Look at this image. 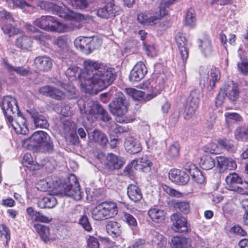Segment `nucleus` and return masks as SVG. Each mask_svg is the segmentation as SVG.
I'll return each instance as SVG.
<instances>
[{
	"label": "nucleus",
	"instance_id": "f257e3e1",
	"mask_svg": "<svg viewBox=\"0 0 248 248\" xmlns=\"http://www.w3.org/2000/svg\"><path fill=\"white\" fill-rule=\"evenodd\" d=\"M84 66L82 73L79 67L72 66L66 70L65 75L71 81L76 79L78 76L81 86L86 90L104 89L114 80L111 68L104 64L87 60Z\"/></svg>",
	"mask_w": 248,
	"mask_h": 248
},
{
	"label": "nucleus",
	"instance_id": "f03ea898",
	"mask_svg": "<svg viewBox=\"0 0 248 248\" xmlns=\"http://www.w3.org/2000/svg\"><path fill=\"white\" fill-rule=\"evenodd\" d=\"M0 106L8 126H11L17 134L26 135L29 132L27 126L24 124L21 126L14 121V117L16 114L18 116H20L21 114L16 99L11 96H5L0 104Z\"/></svg>",
	"mask_w": 248,
	"mask_h": 248
},
{
	"label": "nucleus",
	"instance_id": "7ed1b4c3",
	"mask_svg": "<svg viewBox=\"0 0 248 248\" xmlns=\"http://www.w3.org/2000/svg\"><path fill=\"white\" fill-rule=\"evenodd\" d=\"M78 106L81 114L86 115L89 121H94L101 113L103 108L97 101H93L86 97L81 98L77 102Z\"/></svg>",
	"mask_w": 248,
	"mask_h": 248
},
{
	"label": "nucleus",
	"instance_id": "20e7f679",
	"mask_svg": "<svg viewBox=\"0 0 248 248\" xmlns=\"http://www.w3.org/2000/svg\"><path fill=\"white\" fill-rule=\"evenodd\" d=\"M116 204L111 202L101 203L91 211L92 218L96 220H102L114 217L118 214Z\"/></svg>",
	"mask_w": 248,
	"mask_h": 248
},
{
	"label": "nucleus",
	"instance_id": "39448f33",
	"mask_svg": "<svg viewBox=\"0 0 248 248\" xmlns=\"http://www.w3.org/2000/svg\"><path fill=\"white\" fill-rule=\"evenodd\" d=\"M203 240L196 234L186 238L183 236H173L171 241L172 248H201Z\"/></svg>",
	"mask_w": 248,
	"mask_h": 248
},
{
	"label": "nucleus",
	"instance_id": "423d86ee",
	"mask_svg": "<svg viewBox=\"0 0 248 248\" xmlns=\"http://www.w3.org/2000/svg\"><path fill=\"white\" fill-rule=\"evenodd\" d=\"M30 140L34 142L33 146L38 147L42 152L51 153L54 150V145L48 134L43 131L34 132Z\"/></svg>",
	"mask_w": 248,
	"mask_h": 248
},
{
	"label": "nucleus",
	"instance_id": "0eeeda50",
	"mask_svg": "<svg viewBox=\"0 0 248 248\" xmlns=\"http://www.w3.org/2000/svg\"><path fill=\"white\" fill-rule=\"evenodd\" d=\"M62 187V192L65 195L77 201L82 198L83 193L80 191L79 184L74 174L71 175L68 182L64 184Z\"/></svg>",
	"mask_w": 248,
	"mask_h": 248
},
{
	"label": "nucleus",
	"instance_id": "6e6552de",
	"mask_svg": "<svg viewBox=\"0 0 248 248\" xmlns=\"http://www.w3.org/2000/svg\"><path fill=\"white\" fill-rule=\"evenodd\" d=\"M127 101L123 94L119 95L109 104L110 111L118 116L117 121L122 123L121 116L126 114L127 111Z\"/></svg>",
	"mask_w": 248,
	"mask_h": 248
},
{
	"label": "nucleus",
	"instance_id": "1a4fd4ad",
	"mask_svg": "<svg viewBox=\"0 0 248 248\" xmlns=\"http://www.w3.org/2000/svg\"><path fill=\"white\" fill-rule=\"evenodd\" d=\"M200 101V91L197 89L192 90L187 98L186 104L184 110L186 120H189L195 114L196 110L199 107Z\"/></svg>",
	"mask_w": 248,
	"mask_h": 248
},
{
	"label": "nucleus",
	"instance_id": "9d476101",
	"mask_svg": "<svg viewBox=\"0 0 248 248\" xmlns=\"http://www.w3.org/2000/svg\"><path fill=\"white\" fill-rule=\"evenodd\" d=\"M166 12L165 10H161L158 13L156 10L149 14L146 13H140L138 16V21L145 25H153L155 24V21L165 16Z\"/></svg>",
	"mask_w": 248,
	"mask_h": 248
},
{
	"label": "nucleus",
	"instance_id": "9b49d317",
	"mask_svg": "<svg viewBox=\"0 0 248 248\" xmlns=\"http://www.w3.org/2000/svg\"><path fill=\"white\" fill-rule=\"evenodd\" d=\"M201 78H203L204 83L209 80V86L211 89H213L216 85V82L218 81L220 78V72L218 68L216 67H212L210 71L207 69L203 68L200 72Z\"/></svg>",
	"mask_w": 248,
	"mask_h": 248
},
{
	"label": "nucleus",
	"instance_id": "f8f14e48",
	"mask_svg": "<svg viewBox=\"0 0 248 248\" xmlns=\"http://www.w3.org/2000/svg\"><path fill=\"white\" fill-rule=\"evenodd\" d=\"M38 6L41 9L56 14L62 18H64L66 16V9H67V8L65 6H60L47 1H41L38 3Z\"/></svg>",
	"mask_w": 248,
	"mask_h": 248
},
{
	"label": "nucleus",
	"instance_id": "ddd939ff",
	"mask_svg": "<svg viewBox=\"0 0 248 248\" xmlns=\"http://www.w3.org/2000/svg\"><path fill=\"white\" fill-rule=\"evenodd\" d=\"M173 223L172 229L176 232L183 233L188 232L190 230L187 223L186 219L178 214H174L171 216Z\"/></svg>",
	"mask_w": 248,
	"mask_h": 248
},
{
	"label": "nucleus",
	"instance_id": "4468645a",
	"mask_svg": "<svg viewBox=\"0 0 248 248\" xmlns=\"http://www.w3.org/2000/svg\"><path fill=\"white\" fill-rule=\"evenodd\" d=\"M227 188L231 191L241 192L242 188L240 185H243L246 188V184L243 182L242 179L236 173H230L225 179Z\"/></svg>",
	"mask_w": 248,
	"mask_h": 248
},
{
	"label": "nucleus",
	"instance_id": "2eb2a0df",
	"mask_svg": "<svg viewBox=\"0 0 248 248\" xmlns=\"http://www.w3.org/2000/svg\"><path fill=\"white\" fill-rule=\"evenodd\" d=\"M147 73V68L143 62L137 63L130 72L129 78L131 82H138L141 80Z\"/></svg>",
	"mask_w": 248,
	"mask_h": 248
},
{
	"label": "nucleus",
	"instance_id": "dca6fc26",
	"mask_svg": "<svg viewBox=\"0 0 248 248\" xmlns=\"http://www.w3.org/2000/svg\"><path fill=\"white\" fill-rule=\"evenodd\" d=\"M75 46L79 49L82 52L89 54L95 49L94 47V41H91L89 38L79 37L77 38L74 41Z\"/></svg>",
	"mask_w": 248,
	"mask_h": 248
},
{
	"label": "nucleus",
	"instance_id": "f3484780",
	"mask_svg": "<svg viewBox=\"0 0 248 248\" xmlns=\"http://www.w3.org/2000/svg\"><path fill=\"white\" fill-rule=\"evenodd\" d=\"M169 178L172 182L181 185L187 184L189 180L186 172L178 169L170 170L169 172Z\"/></svg>",
	"mask_w": 248,
	"mask_h": 248
},
{
	"label": "nucleus",
	"instance_id": "a211bd4d",
	"mask_svg": "<svg viewBox=\"0 0 248 248\" xmlns=\"http://www.w3.org/2000/svg\"><path fill=\"white\" fill-rule=\"evenodd\" d=\"M123 158L113 153L108 154L106 158L105 165L109 170H119L124 164Z\"/></svg>",
	"mask_w": 248,
	"mask_h": 248
},
{
	"label": "nucleus",
	"instance_id": "6ab92c4d",
	"mask_svg": "<svg viewBox=\"0 0 248 248\" xmlns=\"http://www.w3.org/2000/svg\"><path fill=\"white\" fill-rule=\"evenodd\" d=\"M222 91L230 100L234 101L239 97V91L238 85L233 81L224 83L222 87Z\"/></svg>",
	"mask_w": 248,
	"mask_h": 248
},
{
	"label": "nucleus",
	"instance_id": "aec40b11",
	"mask_svg": "<svg viewBox=\"0 0 248 248\" xmlns=\"http://www.w3.org/2000/svg\"><path fill=\"white\" fill-rule=\"evenodd\" d=\"M124 147L126 151L130 154H136L142 150L140 142L133 136H128L125 139Z\"/></svg>",
	"mask_w": 248,
	"mask_h": 248
},
{
	"label": "nucleus",
	"instance_id": "412c9836",
	"mask_svg": "<svg viewBox=\"0 0 248 248\" xmlns=\"http://www.w3.org/2000/svg\"><path fill=\"white\" fill-rule=\"evenodd\" d=\"M35 67L41 72H48L52 67L53 62L52 60L46 56H38L34 60Z\"/></svg>",
	"mask_w": 248,
	"mask_h": 248
},
{
	"label": "nucleus",
	"instance_id": "4be33fe9",
	"mask_svg": "<svg viewBox=\"0 0 248 248\" xmlns=\"http://www.w3.org/2000/svg\"><path fill=\"white\" fill-rule=\"evenodd\" d=\"M175 40L183 62L185 64L188 57V51L186 47L187 45V40L183 33L178 32L176 35Z\"/></svg>",
	"mask_w": 248,
	"mask_h": 248
},
{
	"label": "nucleus",
	"instance_id": "5701e85b",
	"mask_svg": "<svg viewBox=\"0 0 248 248\" xmlns=\"http://www.w3.org/2000/svg\"><path fill=\"white\" fill-rule=\"evenodd\" d=\"M185 170L190 174L192 179L196 183L202 184L205 181V177L202 172L196 166L191 163H187L185 165Z\"/></svg>",
	"mask_w": 248,
	"mask_h": 248
},
{
	"label": "nucleus",
	"instance_id": "b1692460",
	"mask_svg": "<svg viewBox=\"0 0 248 248\" xmlns=\"http://www.w3.org/2000/svg\"><path fill=\"white\" fill-rule=\"evenodd\" d=\"M217 166L220 172H224L226 170H233L237 167L234 160L231 158L223 156L217 157Z\"/></svg>",
	"mask_w": 248,
	"mask_h": 248
},
{
	"label": "nucleus",
	"instance_id": "393cba45",
	"mask_svg": "<svg viewBox=\"0 0 248 248\" xmlns=\"http://www.w3.org/2000/svg\"><path fill=\"white\" fill-rule=\"evenodd\" d=\"M113 0L108 2L104 7L96 11V15L102 18L108 19L115 16L116 9Z\"/></svg>",
	"mask_w": 248,
	"mask_h": 248
},
{
	"label": "nucleus",
	"instance_id": "a878e982",
	"mask_svg": "<svg viewBox=\"0 0 248 248\" xmlns=\"http://www.w3.org/2000/svg\"><path fill=\"white\" fill-rule=\"evenodd\" d=\"M27 112L33 120L34 124L36 127L46 128L49 126V124L46 117L42 114L39 113L35 109L31 108L27 110Z\"/></svg>",
	"mask_w": 248,
	"mask_h": 248
},
{
	"label": "nucleus",
	"instance_id": "bb28decb",
	"mask_svg": "<svg viewBox=\"0 0 248 248\" xmlns=\"http://www.w3.org/2000/svg\"><path fill=\"white\" fill-rule=\"evenodd\" d=\"M39 92L44 95L57 100H61L64 97V94L62 91L50 86H43L40 88Z\"/></svg>",
	"mask_w": 248,
	"mask_h": 248
},
{
	"label": "nucleus",
	"instance_id": "cd10ccee",
	"mask_svg": "<svg viewBox=\"0 0 248 248\" xmlns=\"http://www.w3.org/2000/svg\"><path fill=\"white\" fill-rule=\"evenodd\" d=\"M127 194L129 199L135 203L140 202L142 198L140 188L134 184H130L128 186Z\"/></svg>",
	"mask_w": 248,
	"mask_h": 248
},
{
	"label": "nucleus",
	"instance_id": "c85d7f7f",
	"mask_svg": "<svg viewBox=\"0 0 248 248\" xmlns=\"http://www.w3.org/2000/svg\"><path fill=\"white\" fill-rule=\"evenodd\" d=\"M141 88L143 89H147L149 91H152V94H149V99L156 96L162 90V87L159 84H157L154 80H149L143 83Z\"/></svg>",
	"mask_w": 248,
	"mask_h": 248
},
{
	"label": "nucleus",
	"instance_id": "c756f323",
	"mask_svg": "<svg viewBox=\"0 0 248 248\" xmlns=\"http://www.w3.org/2000/svg\"><path fill=\"white\" fill-rule=\"evenodd\" d=\"M53 17L49 16H43L34 21V25L46 31H50Z\"/></svg>",
	"mask_w": 248,
	"mask_h": 248
},
{
	"label": "nucleus",
	"instance_id": "7c9ffc66",
	"mask_svg": "<svg viewBox=\"0 0 248 248\" xmlns=\"http://www.w3.org/2000/svg\"><path fill=\"white\" fill-rule=\"evenodd\" d=\"M132 165L136 170H141L142 171L148 172L151 170L152 163L145 156L139 160H134Z\"/></svg>",
	"mask_w": 248,
	"mask_h": 248
},
{
	"label": "nucleus",
	"instance_id": "2f4dec72",
	"mask_svg": "<svg viewBox=\"0 0 248 248\" xmlns=\"http://www.w3.org/2000/svg\"><path fill=\"white\" fill-rule=\"evenodd\" d=\"M26 211L29 216L33 221L46 223H48L51 221V218H49L40 212L34 210L33 208L31 207L27 208Z\"/></svg>",
	"mask_w": 248,
	"mask_h": 248
},
{
	"label": "nucleus",
	"instance_id": "473e14b6",
	"mask_svg": "<svg viewBox=\"0 0 248 248\" xmlns=\"http://www.w3.org/2000/svg\"><path fill=\"white\" fill-rule=\"evenodd\" d=\"M66 10V16L64 18L65 19L72 20L73 19H75L80 21H83L84 22H88L93 20L92 17L90 16L74 13L68 8Z\"/></svg>",
	"mask_w": 248,
	"mask_h": 248
},
{
	"label": "nucleus",
	"instance_id": "72a5a7b5",
	"mask_svg": "<svg viewBox=\"0 0 248 248\" xmlns=\"http://www.w3.org/2000/svg\"><path fill=\"white\" fill-rule=\"evenodd\" d=\"M57 201L55 197L49 195L41 199L37 203L38 206L40 208H52L57 204Z\"/></svg>",
	"mask_w": 248,
	"mask_h": 248
},
{
	"label": "nucleus",
	"instance_id": "f704fd0d",
	"mask_svg": "<svg viewBox=\"0 0 248 248\" xmlns=\"http://www.w3.org/2000/svg\"><path fill=\"white\" fill-rule=\"evenodd\" d=\"M148 214L150 218L156 223L162 222L165 219L164 211L157 208L150 209Z\"/></svg>",
	"mask_w": 248,
	"mask_h": 248
},
{
	"label": "nucleus",
	"instance_id": "c9c22d12",
	"mask_svg": "<svg viewBox=\"0 0 248 248\" xmlns=\"http://www.w3.org/2000/svg\"><path fill=\"white\" fill-rule=\"evenodd\" d=\"M3 64L4 68L9 72H15L20 76H26L30 74V70L28 69L25 68L23 66L14 67L9 63L6 61L3 60Z\"/></svg>",
	"mask_w": 248,
	"mask_h": 248
},
{
	"label": "nucleus",
	"instance_id": "e433bc0d",
	"mask_svg": "<svg viewBox=\"0 0 248 248\" xmlns=\"http://www.w3.org/2000/svg\"><path fill=\"white\" fill-rule=\"evenodd\" d=\"M106 229L108 232L112 236H118L122 233L121 226L116 221H109L106 225Z\"/></svg>",
	"mask_w": 248,
	"mask_h": 248
},
{
	"label": "nucleus",
	"instance_id": "4c0bfd02",
	"mask_svg": "<svg viewBox=\"0 0 248 248\" xmlns=\"http://www.w3.org/2000/svg\"><path fill=\"white\" fill-rule=\"evenodd\" d=\"M32 43L31 39L26 35L20 36L16 40V46L22 49L28 50L31 48Z\"/></svg>",
	"mask_w": 248,
	"mask_h": 248
},
{
	"label": "nucleus",
	"instance_id": "58836bf2",
	"mask_svg": "<svg viewBox=\"0 0 248 248\" xmlns=\"http://www.w3.org/2000/svg\"><path fill=\"white\" fill-rule=\"evenodd\" d=\"M152 236L153 244L156 245L159 248H164L166 246L167 241L163 235L154 231L152 232Z\"/></svg>",
	"mask_w": 248,
	"mask_h": 248
},
{
	"label": "nucleus",
	"instance_id": "ea45409f",
	"mask_svg": "<svg viewBox=\"0 0 248 248\" xmlns=\"http://www.w3.org/2000/svg\"><path fill=\"white\" fill-rule=\"evenodd\" d=\"M199 46L200 48L202 53L205 55H209L212 51V46L210 40L206 37L198 41Z\"/></svg>",
	"mask_w": 248,
	"mask_h": 248
},
{
	"label": "nucleus",
	"instance_id": "a19ab883",
	"mask_svg": "<svg viewBox=\"0 0 248 248\" xmlns=\"http://www.w3.org/2000/svg\"><path fill=\"white\" fill-rule=\"evenodd\" d=\"M91 137L95 142L102 146L105 145L108 141L106 135L99 130H94Z\"/></svg>",
	"mask_w": 248,
	"mask_h": 248
},
{
	"label": "nucleus",
	"instance_id": "79ce46f5",
	"mask_svg": "<svg viewBox=\"0 0 248 248\" xmlns=\"http://www.w3.org/2000/svg\"><path fill=\"white\" fill-rule=\"evenodd\" d=\"M34 228L40 236L41 239L45 242L49 239L50 235L49 228L46 226L37 224L34 225Z\"/></svg>",
	"mask_w": 248,
	"mask_h": 248
},
{
	"label": "nucleus",
	"instance_id": "37998d69",
	"mask_svg": "<svg viewBox=\"0 0 248 248\" xmlns=\"http://www.w3.org/2000/svg\"><path fill=\"white\" fill-rule=\"evenodd\" d=\"M235 139L238 140L246 141L248 140V127L241 126L237 128L234 131Z\"/></svg>",
	"mask_w": 248,
	"mask_h": 248
},
{
	"label": "nucleus",
	"instance_id": "c03bdc74",
	"mask_svg": "<svg viewBox=\"0 0 248 248\" xmlns=\"http://www.w3.org/2000/svg\"><path fill=\"white\" fill-rule=\"evenodd\" d=\"M215 159L209 156H203L201 159L200 165L201 168L205 170H211L215 166Z\"/></svg>",
	"mask_w": 248,
	"mask_h": 248
},
{
	"label": "nucleus",
	"instance_id": "a18cd8bd",
	"mask_svg": "<svg viewBox=\"0 0 248 248\" xmlns=\"http://www.w3.org/2000/svg\"><path fill=\"white\" fill-rule=\"evenodd\" d=\"M196 24V17L194 10L192 8L189 9L186 13L185 25L190 28H193Z\"/></svg>",
	"mask_w": 248,
	"mask_h": 248
},
{
	"label": "nucleus",
	"instance_id": "49530a36",
	"mask_svg": "<svg viewBox=\"0 0 248 248\" xmlns=\"http://www.w3.org/2000/svg\"><path fill=\"white\" fill-rule=\"evenodd\" d=\"M124 92L127 95L131 96L133 99L136 100L142 99L145 95L144 92L133 88L125 89Z\"/></svg>",
	"mask_w": 248,
	"mask_h": 248
},
{
	"label": "nucleus",
	"instance_id": "de8ad7c7",
	"mask_svg": "<svg viewBox=\"0 0 248 248\" xmlns=\"http://www.w3.org/2000/svg\"><path fill=\"white\" fill-rule=\"evenodd\" d=\"M226 122L228 124L234 123L242 120L241 116L236 112H226L224 114Z\"/></svg>",
	"mask_w": 248,
	"mask_h": 248
},
{
	"label": "nucleus",
	"instance_id": "09e8293b",
	"mask_svg": "<svg viewBox=\"0 0 248 248\" xmlns=\"http://www.w3.org/2000/svg\"><path fill=\"white\" fill-rule=\"evenodd\" d=\"M1 29L3 33L9 37H11L18 32L17 29L15 25L11 23H5L1 26Z\"/></svg>",
	"mask_w": 248,
	"mask_h": 248
},
{
	"label": "nucleus",
	"instance_id": "8fccbe9b",
	"mask_svg": "<svg viewBox=\"0 0 248 248\" xmlns=\"http://www.w3.org/2000/svg\"><path fill=\"white\" fill-rule=\"evenodd\" d=\"M32 37L42 45H45L46 41L50 39V36L46 33L39 30L35 34L32 35Z\"/></svg>",
	"mask_w": 248,
	"mask_h": 248
},
{
	"label": "nucleus",
	"instance_id": "3c124183",
	"mask_svg": "<svg viewBox=\"0 0 248 248\" xmlns=\"http://www.w3.org/2000/svg\"><path fill=\"white\" fill-rule=\"evenodd\" d=\"M49 31L63 32L65 31V26L53 17V21H52Z\"/></svg>",
	"mask_w": 248,
	"mask_h": 248
},
{
	"label": "nucleus",
	"instance_id": "603ef678",
	"mask_svg": "<svg viewBox=\"0 0 248 248\" xmlns=\"http://www.w3.org/2000/svg\"><path fill=\"white\" fill-rule=\"evenodd\" d=\"M180 145L178 142H175L169 147L168 155L170 158H174L179 156Z\"/></svg>",
	"mask_w": 248,
	"mask_h": 248
},
{
	"label": "nucleus",
	"instance_id": "864d4df0",
	"mask_svg": "<svg viewBox=\"0 0 248 248\" xmlns=\"http://www.w3.org/2000/svg\"><path fill=\"white\" fill-rule=\"evenodd\" d=\"M72 7L77 9L83 10L89 6L87 0H71Z\"/></svg>",
	"mask_w": 248,
	"mask_h": 248
},
{
	"label": "nucleus",
	"instance_id": "5fc2aeb1",
	"mask_svg": "<svg viewBox=\"0 0 248 248\" xmlns=\"http://www.w3.org/2000/svg\"><path fill=\"white\" fill-rule=\"evenodd\" d=\"M175 207L184 214H188L190 211L189 204L187 202H177L175 204Z\"/></svg>",
	"mask_w": 248,
	"mask_h": 248
},
{
	"label": "nucleus",
	"instance_id": "6e6d98bb",
	"mask_svg": "<svg viewBox=\"0 0 248 248\" xmlns=\"http://www.w3.org/2000/svg\"><path fill=\"white\" fill-rule=\"evenodd\" d=\"M79 224L87 232L92 230V227L88 217L86 215L82 216L79 219Z\"/></svg>",
	"mask_w": 248,
	"mask_h": 248
},
{
	"label": "nucleus",
	"instance_id": "4d7b16f0",
	"mask_svg": "<svg viewBox=\"0 0 248 248\" xmlns=\"http://www.w3.org/2000/svg\"><path fill=\"white\" fill-rule=\"evenodd\" d=\"M241 62H238L237 67L239 72L245 75H248V61L242 59L240 57Z\"/></svg>",
	"mask_w": 248,
	"mask_h": 248
},
{
	"label": "nucleus",
	"instance_id": "13d9d810",
	"mask_svg": "<svg viewBox=\"0 0 248 248\" xmlns=\"http://www.w3.org/2000/svg\"><path fill=\"white\" fill-rule=\"evenodd\" d=\"M8 2L9 4H13V8H19L22 9L28 5L25 0H8Z\"/></svg>",
	"mask_w": 248,
	"mask_h": 248
},
{
	"label": "nucleus",
	"instance_id": "bf43d9fd",
	"mask_svg": "<svg viewBox=\"0 0 248 248\" xmlns=\"http://www.w3.org/2000/svg\"><path fill=\"white\" fill-rule=\"evenodd\" d=\"M54 44L62 49H64L67 47V42L66 39L64 36H60L56 39L54 41Z\"/></svg>",
	"mask_w": 248,
	"mask_h": 248
},
{
	"label": "nucleus",
	"instance_id": "052dcab7",
	"mask_svg": "<svg viewBox=\"0 0 248 248\" xmlns=\"http://www.w3.org/2000/svg\"><path fill=\"white\" fill-rule=\"evenodd\" d=\"M163 190L171 196H174L176 197H180L182 196V193L176 191L174 189H173L167 185H164L162 186Z\"/></svg>",
	"mask_w": 248,
	"mask_h": 248
},
{
	"label": "nucleus",
	"instance_id": "680f3d73",
	"mask_svg": "<svg viewBox=\"0 0 248 248\" xmlns=\"http://www.w3.org/2000/svg\"><path fill=\"white\" fill-rule=\"evenodd\" d=\"M99 244L98 239L93 236H90L87 240L86 248H99Z\"/></svg>",
	"mask_w": 248,
	"mask_h": 248
},
{
	"label": "nucleus",
	"instance_id": "e2e57ef3",
	"mask_svg": "<svg viewBox=\"0 0 248 248\" xmlns=\"http://www.w3.org/2000/svg\"><path fill=\"white\" fill-rule=\"evenodd\" d=\"M124 220L129 226L135 227L137 225V222L135 218L129 213H125L124 214Z\"/></svg>",
	"mask_w": 248,
	"mask_h": 248
},
{
	"label": "nucleus",
	"instance_id": "0e129e2a",
	"mask_svg": "<svg viewBox=\"0 0 248 248\" xmlns=\"http://www.w3.org/2000/svg\"><path fill=\"white\" fill-rule=\"evenodd\" d=\"M175 0H161L160 5L158 8L156 10L158 13H160L161 10H165L166 13L165 15H167L168 11L166 10L167 8L172 4Z\"/></svg>",
	"mask_w": 248,
	"mask_h": 248
},
{
	"label": "nucleus",
	"instance_id": "69168bd1",
	"mask_svg": "<svg viewBox=\"0 0 248 248\" xmlns=\"http://www.w3.org/2000/svg\"><path fill=\"white\" fill-rule=\"evenodd\" d=\"M230 232L231 233L241 236H245L247 234L246 232L239 225H235L232 227Z\"/></svg>",
	"mask_w": 248,
	"mask_h": 248
},
{
	"label": "nucleus",
	"instance_id": "338daca9",
	"mask_svg": "<svg viewBox=\"0 0 248 248\" xmlns=\"http://www.w3.org/2000/svg\"><path fill=\"white\" fill-rule=\"evenodd\" d=\"M205 151L207 153L212 154H217L219 153V150L216 143H212L208 144L206 146Z\"/></svg>",
	"mask_w": 248,
	"mask_h": 248
},
{
	"label": "nucleus",
	"instance_id": "774afa93",
	"mask_svg": "<svg viewBox=\"0 0 248 248\" xmlns=\"http://www.w3.org/2000/svg\"><path fill=\"white\" fill-rule=\"evenodd\" d=\"M55 110L64 116H68L71 114L70 107L68 105L65 106L63 107L60 106L59 108H55Z\"/></svg>",
	"mask_w": 248,
	"mask_h": 248
}]
</instances>
